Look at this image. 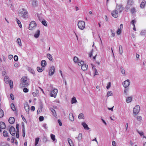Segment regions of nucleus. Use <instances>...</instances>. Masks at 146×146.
<instances>
[{"label":"nucleus","instance_id":"nucleus-55","mask_svg":"<svg viewBox=\"0 0 146 146\" xmlns=\"http://www.w3.org/2000/svg\"><path fill=\"white\" fill-rule=\"evenodd\" d=\"M19 130H18V131H17L16 133V137L17 138H18L19 137Z\"/></svg>","mask_w":146,"mask_h":146},{"label":"nucleus","instance_id":"nucleus-26","mask_svg":"<svg viewBox=\"0 0 146 146\" xmlns=\"http://www.w3.org/2000/svg\"><path fill=\"white\" fill-rule=\"evenodd\" d=\"M77 138L79 141H80L82 138V134L81 133H80L79 134L78 136V137H76Z\"/></svg>","mask_w":146,"mask_h":146},{"label":"nucleus","instance_id":"nucleus-62","mask_svg":"<svg viewBox=\"0 0 146 146\" xmlns=\"http://www.w3.org/2000/svg\"><path fill=\"white\" fill-rule=\"evenodd\" d=\"M44 117L42 116H40L39 117V119L40 121H42L44 120Z\"/></svg>","mask_w":146,"mask_h":146},{"label":"nucleus","instance_id":"nucleus-38","mask_svg":"<svg viewBox=\"0 0 146 146\" xmlns=\"http://www.w3.org/2000/svg\"><path fill=\"white\" fill-rule=\"evenodd\" d=\"M11 107L12 110L13 111H15V110H16L15 108L14 105V104H13L12 103L11 104Z\"/></svg>","mask_w":146,"mask_h":146},{"label":"nucleus","instance_id":"nucleus-61","mask_svg":"<svg viewBox=\"0 0 146 146\" xmlns=\"http://www.w3.org/2000/svg\"><path fill=\"white\" fill-rule=\"evenodd\" d=\"M23 92L25 93L28 92L29 91V90L27 88H24L23 90Z\"/></svg>","mask_w":146,"mask_h":146},{"label":"nucleus","instance_id":"nucleus-7","mask_svg":"<svg viewBox=\"0 0 146 146\" xmlns=\"http://www.w3.org/2000/svg\"><path fill=\"white\" fill-rule=\"evenodd\" d=\"M130 83V80L127 79L123 82V85L125 88H127L129 86Z\"/></svg>","mask_w":146,"mask_h":146},{"label":"nucleus","instance_id":"nucleus-49","mask_svg":"<svg viewBox=\"0 0 146 146\" xmlns=\"http://www.w3.org/2000/svg\"><path fill=\"white\" fill-rule=\"evenodd\" d=\"M73 60L75 62H77L79 61L78 58L76 56L74 57Z\"/></svg>","mask_w":146,"mask_h":146},{"label":"nucleus","instance_id":"nucleus-44","mask_svg":"<svg viewBox=\"0 0 146 146\" xmlns=\"http://www.w3.org/2000/svg\"><path fill=\"white\" fill-rule=\"evenodd\" d=\"M137 119L138 121L141 122L142 120V117L140 116H137Z\"/></svg>","mask_w":146,"mask_h":146},{"label":"nucleus","instance_id":"nucleus-41","mask_svg":"<svg viewBox=\"0 0 146 146\" xmlns=\"http://www.w3.org/2000/svg\"><path fill=\"white\" fill-rule=\"evenodd\" d=\"M44 69L43 68H40V67H38L37 68V70L39 72H42L43 71V70H44Z\"/></svg>","mask_w":146,"mask_h":146},{"label":"nucleus","instance_id":"nucleus-51","mask_svg":"<svg viewBox=\"0 0 146 146\" xmlns=\"http://www.w3.org/2000/svg\"><path fill=\"white\" fill-rule=\"evenodd\" d=\"M29 71L32 74H34L35 73V72L34 70L32 68H29Z\"/></svg>","mask_w":146,"mask_h":146},{"label":"nucleus","instance_id":"nucleus-27","mask_svg":"<svg viewBox=\"0 0 146 146\" xmlns=\"http://www.w3.org/2000/svg\"><path fill=\"white\" fill-rule=\"evenodd\" d=\"M4 81L6 83L8 84L9 82V78L7 76H6L4 78Z\"/></svg>","mask_w":146,"mask_h":146},{"label":"nucleus","instance_id":"nucleus-5","mask_svg":"<svg viewBox=\"0 0 146 146\" xmlns=\"http://www.w3.org/2000/svg\"><path fill=\"white\" fill-rule=\"evenodd\" d=\"M123 9V8L122 6L121 5H117L115 9V10H116L117 11H118V13H121L122 12Z\"/></svg>","mask_w":146,"mask_h":146},{"label":"nucleus","instance_id":"nucleus-29","mask_svg":"<svg viewBox=\"0 0 146 146\" xmlns=\"http://www.w3.org/2000/svg\"><path fill=\"white\" fill-rule=\"evenodd\" d=\"M119 53L120 54H122V53H123L122 46L121 45H120L119 46Z\"/></svg>","mask_w":146,"mask_h":146},{"label":"nucleus","instance_id":"nucleus-14","mask_svg":"<svg viewBox=\"0 0 146 146\" xmlns=\"http://www.w3.org/2000/svg\"><path fill=\"white\" fill-rule=\"evenodd\" d=\"M82 125L84 127V129L87 130H88L90 128L88 127V125L85 122H83L82 123Z\"/></svg>","mask_w":146,"mask_h":146},{"label":"nucleus","instance_id":"nucleus-36","mask_svg":"<svg viewBox=\"0 0 146 146\" xmlns=\"http://www.w3.org/2000/svg\"><path fill=\"white\" fill-rule=\"evenodd\" d=\"M16 21L19 27L20 28L22 27V25L21 24L20 21L19 20H18L17 18H16Z\"/></svg>","mask_w":146,"mask_h":146},{"label":"nucleus","instance_id":"nucleus-43","mask_svg":"<svg viewBox=\"0 0 146 146\" xmlns=\"http://www.w3.org/2000/svg\"><path fill=\"white\" fill-rule=\"evenodd\" d=\"M39 140V138L38 137L36 138L35 140V145H36L38 143Z\"/></svg>","mask_w":146,"mask_h":146},{"label":"nucleus","instance_id":"nucleus-42","mask_svg":"<svg viewBox=\"0 0 146 146\" xmlns=\"http://www.w3.org/2000/svg\"><path fill=\"white\" fill-rule=\"evenodd\" d=\"M112 94V92L111 91H108L107 93V97H108L109 96H111Z\"/></svg>","mask_w":146,"mask_h":146},{"label":"nucleus","instance_id":"nucleus-1","mask_svg":"<svg viewBox=\"0 0 146 146\" xmlns=\"http://www.w3.org/2000/svg\"><path fill=\"white\" fill-rule=\"evenodd\" d=\"M18 15L19 16L23 18H26L28 17V12L26 10L23 8L19 10Z\"/></svg>","mask_w":146,"mask_h":146},{"label":"nucleus","instance_id":"nucleus-25","mask_svg":"<svg viewBox=\"0 0 146 146\" xmlns=\"http://www.w3.org/2000/svg\"><path fill=\"white\" fill-rule=\"evenodd\" d=\"M16 42L20 46H22V44L21 42V40L19 38H18L17 39V40Z\"/></svg>","mask_w":146,"mask_h":146},{"label":"nucleus","instance_id":"nucleus-53","mask_svg":"<svg viewBox=\"0 0 146 146\" xmlns=\"http://www.w3.org/2000/svg\"><path fill=\"white\" fill-rule=\"evenodd\" d=\"M111 36L112 37H114L115 36V31L112 29H111Z\"/></svg>","mask_w":146,"mask_h":146},{"label":"nucleus","instance_id":"nucleus-9","mask_svg":"<svg viewBox=\"0 0 146 146\" xmlns=\"http://www.w3.org/2000/svg\"><path fill=\"white\" fill-rule=\"evenodd\" d=\"M112 16L114 18H117L118 16V11L116 10H114L111 12Z\"/></svg>","mask_w":146,"mask_h":146},{"label":"nucleus","instance_id":"nucleus-2","mask_svg":"<svg viewBox=\"0 0 146 146\" xmlns=\"http://www.w3.org/2000/svg\"><path fill=\"white\" fill-rule=\"evenodd\" d=\"M21 83L20 85L22 87H27L29 85L28 82L27 81V78L26 76H23L22 77L21 80Z\"/></svg>","mask_w":146,"mask_h":146},{"label":"nucleus","instance_id":"nucleus-15","mask_svg":"<svg viewBox=\"0 0 146 146\" xmlns=\"http://www.w3.org/2000/svg\"><path fill=\"white\" fill-rule=\"evenodd\" d=\"M69 118L70 120L72 121H73L74 120V118L73 114L72 113H70L69 115Z\"/></svg>","mask_w":146,"mask_h":146},{"label":"nucleus","instance_id":"nucleus-3","mask_svg":"<svg viewBox=\"0 0 146 146\" xmlns=\"http://www.w3.org/2000/svg\"><path fill=\"white\" fill-rule=\"evenodd\" d=\"M78 26L80 29L81 30H84L85 26V22L83 21H79L78 23Z\"/></svg>","mask_w":146,"mask_h":146},{"label":"nucleus","instance_id":"nucleus-12","mask_svg":"<svg viewBox=\"0 0 146 146\" xmlns=\"http://www.w3.org/2000/svg\"><path fill=\"white\" fill-rule=\"evenodd\" d=\"M6 127L5 123L3 121L0 122V132H1V129H4Z\"/></svg>","mask_w":146,"mask_h":146},{"label":"nucleus","instance_id":"nucleus-37","mask_svg":"<svg viewBox=\"0 0 146 146\" xmlns=\"http://www.w3.org/2000/svg\"><path fill=\"white\" fill-rule=\"evenodd\" d=\"M84 117V114L82 113H80L78 115V118L80 119H83Z\"/></svg>","mask_w":146,"mask_h":146},{"label":"nucleus","instance_id":"nucleus-11","mask_svg":"<svg viewBox=\"0 0 146 146\" xmlns=\"http://www.w3.org/2000/svg\"><path fill=\"white\" fill-rule=\"evenodd\" d=\"M9 132L10 134L12 136H14L15 134V129L14 127L11 126L9 129Z\"/></svg>","mask_w":146,"mask_h":146},{"label":"nucleus","instance_id":"nucleus-22","mask_svg":"<svg viewBox=\"0 0 146 146\" xmlns=\"http://www.w3.org/2000/svg\"><path fill=\"white\" fill-rule=\"evenodd\" d=\"M134 2L133 0H127V5H128L131 6L133 4Z\"/></svg>","mask_w":146,"mask_h":146},{"label":"nucleus","instance_id":"nucleus-48","mask_svg":"<svg viewBox=\"0 0 146 146\" xmlns=\"http://www.w3.org/2000/svg\"><path fill=\"white\" fill-rule=\"evenodd\" d=\"M125 11L126 12L128 11L130 9V7L128 6V5H127L126 6L125 8Z\"/></svg>","mask_w":146,"mask_h":146},{"label":"nucleus","instance_id":"nucleus-34","mask_svg":"<svg viewBox=\"0 0 146 146\" xmlns=\"http://www.w3.org/2000/svg\"><path fill=\"white\" fill-rule=\"evenodd\" d=\"M130 11L131 13L133 14L136 12V10L135 7H133L131 9Z\"/></svg>","mask_w":146,"mask_h":146},{"label":"nucleus","instance_id":"nucleus-60","mask_svg":"<svg viewBox=\"0 0 146 146\" xmlns=\"http://www.w3.org/2000/svg\"><path fill=\"white\" fill-rule=\"evenodd\" d=\"M68 143L70 146V145H72V143H72V142L71 140V139H70L68 138Z\"/></svg>","mask_w":146,"mask_h":146},{"label":"nucleus","instance_id":"nucleus-50","mask_svg":"<svg viewBox=\"0 0 146 146\" xmlns=\"http://www.w3.org/2000/svg\"><path fill=\"white\" fill-rule=\"evenodd\" d=\"M9 85L10 86V88L12 89L13 87V82L12 81L10 80L9 81Z\"/></svg>","mask_w":146,"mask_h":146},{"label":"nucleus","instance_id":"nucleus-19","mask_svg":"<svg viewBox=\"0 0 146 146\" xmlns=\"http://www.w3.org/2000/svg\"><path fill=\"white\" fill-rule=\"evenodd\" d=\"M40 30H38L37 31L34 35V36L35 38H37L39 36L40 34Z\"/></svg>","mask_w":146,"mask_h":146},{"label":"nucleus","instance_id":"nucleus-23","mask_svg":"<svg viewBox=\"0 0 146 146\" xmlns=\"http://www.w3.org/2000/svg\"><path fill=\"white\" fill-rule=\"evenodd\" d=\"M41 64L43 68L44 67L46 64V61L44 60H42L41 62Z\"/></svg>","mask_w":146,"mask_h":146},{"label":"nucleus","instance_id":"nucleus-13","mask_svg":"<svg viewBox=\"0 0 146 146\" xmlns=\"http://www.w3.org/2000/svg\"><path fill=\"white\" fill-rule=\"evenodd\" d=\"M88 68V66L87 64L84 63L81 66V69L83 71L86 70Z\"/></svg>","mask_w":146,"mask_h":146},{"label":"nucleus","instance_id":"nucleus-8","mask_svg":"<svg viewBox=\"0 0 146 146\" xmlns=\"http://www.w3.org/2000/svg\"><path fill=\"white\" fill-rule=\"evenodd\" d=\"M36 26V24L35 21L31 22L29 25V29L30 30H32L33 28L35 27Z\"/></svg>","mask_w":146,"mask_h":146},{"label":"nucleus","instance_id":"nucleus-21","mask_svg":"<svg viewBox=\"0 0 146 146\" xmlns=\"http://www.w3.org/2000/svg\"><path fill=\"white\" fill-rule=\"evenodd\" d=\"M25 109L27 113H29V106L27 104L25 106Z\"/></svg>","mask_w":146,"mask_h":146},{"label":"nucleus","instance_id":"nucleus-40","mask_svg":"<svg viewBox=\"0 0 146 146\" xmlns=\"http://www.w3.org/2000/svg\"><path fill=\"white\" fill-rule=\"evenodd\" d=\"M78 65L79 66H81L84 64V62L82 61L79 60L78 62Z\"/></svg>","mask_w":146,"mask_h":146},{"label":"nucleus","instance_id":"nucleus-30","mask_svg":"<svg viewBox=\"0 0 146 146\" xmlns=\"http://www.w3.org/2000/svg\"><path fill=\"white\" fill-rule=\"evenodd\" d=\"M132 100V98L131 97H129L127 98L126 99V101L127 103H129L131 102Z\"/></svg>","mask_w":146,"mask_h":146},{"label":"nucleus","instance_id":"nucleus-63","mask_svg":"<svg viewBox=\"0 0 146 146\" xmlns=\"http://www.w3.org/2000/svg\"><path fill=\"white\" fill-rule=\"evenodd\" d=\"M43 141L44 142H46L47 141V139L46 137L45 136H44L43 138Z\"/></svg>","mask_w":146,"mask_h":146},{"label":"nucleus","instance_id":"nucleus-28","mask_svg":"<svg viewBox=\"0 0 146 146\" xmlns=\"http://www.w3.org/2000/svg\"><path fill=\"white\" fill-rule=\"evenodd\" d=\"M51 111L52 113V115H53L54 117H57V115L56 114V113L55 110H54L53 109H51Z\"/></svg>","mask_w":146,"mask_h":146},{"label":"nucleus","instance_id":"nucleus-32","mask_svg":"<svg viewBox=\"0 0 146 146\" xmlns=\"http://www.w3.org/2000/svg\"><path fill=\"white\" fill-rule=\"evenodd\" d=\"M76 102L77 100L76 98L74 97H73L72 99L71 103L73 104L76 103Z\"/></svg>","mask_w":146,"mask_h":146},{"label":"nucleus","instance_id":"nucleus-17","mask_svg":"<svg viewBox=\"0 0 146 146\" xmlns=\"http://www.w3.org/2000/svg\"><path fill=\"white\" fill-rule=\"evenodd\" d=\"M46 57L50 60L52 62L53 61L54 59L52 58V56L51 54L49 53H48L47 54Z\"/></svg>","mask_w":146,"mask_h":146},{"label":"nucleus","instance_id":"nucleus-35","mask_svg":"<svg viewBox=\"0 0 146 146\" xmlns=\"http://www.w3.org/2000/svg\"><path fill=\"white\" fill-rule=\"evenodd\" d=\"M3 136L5 137H8V133L7 131H4L3 132Z\"/></svg>","mask_w":146,"mask_h":146},{"label":"nucleus","instance_id":"nucleus-52","mask_svg":"<svg viewBox=\"0 0 146 146\" xmlns=\"http://www.w3.org/2000/svg\"><path fill=\"white\" fill-rule=\"evenodd\" d=\"M41 23L42 24L44 25V26H46L47 24L46 23V22L45 20H43L42 21Z\"/></svg>","mask_w":146,"mask_h":146},{"label":"nucleus","instance_id":"nucleus-59","mask_svg":"<svg viewBox=\"0 0 146 146\" xmlns=\"http://www.w3.org/2000/svg\"><path fill=\"white\" fill-rule=\"evenodd\" d=\"M18 57L17 55H15L14 57V59L15 61H17L18 60Z\"/></svg>","mask_w":146,"mask_h":146},{"label":"nucleus","instance_id":"nucleus-31","mask_svg":"<svg viewBox=\"0 0 146 146\" xmlns=\"http://www.w3.org/2000/svg\"><path fill=\"white\" fill-rule=\"evenodd\" d=\"M128 88H125L124 91V94L125 96H127L128 95Z\"/></svg>","mask_w":146,"mask_h":146},{"label":"nucleus","instance_id":"nucleus-57","mask_svg":"<svg viewBox=\"0 0 146 146\" xmlns=\"http://www.w3.org/2000/svg\"><path fill=\"white\" fill-rule=\"evenodd\" d=\"M42 107L41 106H40V109H38L37 111V113H39L41 111H42Z\"/></svg>","mask_w":146,"mask_h":146},{"label":"nucleus","instance_id":"nucleus-45","mask_svg":"<svg viewBox=\"0 0 146 146\" xmlns=\"http://www.w3.org/2000/svg\"><path fill=\"white\" fill-rule=\"evenodd\" d=\"M120 70H121V73L123 74H125V71L124 70V69H123V68L122 67V66L121 67Z\"/></svg>","mask_w":146,"mask_h":146},{"label":"nucleus","instance_id":"nucleus-58","mask_svg":"<svg viewBox=\"0 0 146 146\" xmlns=\"http://www.w3.org/2000/svg\"><path fill=\"white\" fill-rule=\"evenodd\" d=\"M37 16L39 21L41 22L42 21H43L42 18L40 17V16L39 15H38V14L37 15Z\"/></svg>","mask_w":146,"mask_h":146},{"label":"nucleus","instance_id":"nucleus-33","mask_svg":"<svg viewBox=\"0 0 146 146\" xmlns=\"http://www.w3.org/2000/svg\"><path fill=\"white\" fill-rule=\"evenodd\" d=\"M4 115V112L3 110L0 108V117H3Z\"/></svg>","mask_w":146,"mask_h":146},{"label":"nucleus","instance_id":"nucleus-20","mask_svg":"<svg viewBox=\"0 0 146 146\" xmlns=\"http://www.w3.org/2000/svg\"><path fill=\"white\" fill-rule=\"evenodd\" d=\"M146 1L143 0L140 5V6L141 8H143L144 7L146 4Z\"/></svg>","mask_w":146,"mask_h":146},{"label":"nucleus","instance_id":"nucleus-10","mask_svg":"<svg viewBox=\"0 0 146 146\" xmlns=\"http://www.w3.org/2000/svg\"><path fill=\"white\" fill-rule=\"evenodd\" d=\"M55 68L54 66H52L50 68L49 72V74L51 76L53 75L55 72Z\"/></svg>","mask_w":146,"mask_h":146},{"label":"nucleus","instance_id":"nucleus-16","mask_svg":"<svg viewBox=\"0 0 146 146\" xmlns=\"http://www.w3.org/2000/svg\"><path fill=\"white\" fill-rule=\"evenodd\" d=\"M32 4L33 7H36L37 6L38 3L37 1L33 0L32 2Z\"/></svg>","mask_w":146,"mask_h":146},{"label":"nucleus","instance_id":"nucleus-46","mask_svg":"<svg viewBox=\"0 0 146 146\" xmlns=\"http://www.w3.org/2000/svg\"><path fill=\"white\" fill-rule=\"evenodd\" d=\"M146 34V31H142L140 33V35L141 36L144 35Z\"/></svg>","mask_w":146,"mask_h":146},{"label":"nucleus","instance_id":"nucleus-39","mask_svg":"<svg viewBox=\"0 0 146 146\" xmlns=\"http://www.w3.org/2000/svg\"><path fill=\"white\" fill-rule=\"evenodd\" d=\"M50 137L51 139L53 140V141H55L56 140V139L55 138V135L53 134H51L50 135Z\"/></svg>","mask_w":146,"mask_h":146},{"label":"nucleus","instance_id":"nucleus-6","mask_svg":"<svg viewBox=\"0 0 146 146\" xmlns=\"http://www.w3.org/2000/svg\"><path fill=\"white\" fill-rule=\"evenodd\" d=\"M58 92V90L56 89H54L50 93V96L51 97L55 98Z\"/></svg>","mask_w":146,"mask_h":146},{"label":"nucleus","instance_id":"nucleus-18","mask_svg":"<svg viewBox=\"0 0 146 146\" xmlns=\"http://www.w3.org/2000/svg\"><path fill=\"white\" fill-rule=\"evenodd\" d=\"M15 121L14 118L13 117H11L9 119V122L11 124L13 123Z\"/></svg>","mask_w":146,"mask_h":146},{"label":"nucleus","instance_id":"nucleus-54","mask_svg":"<svg viewBox=\"0 0 146 146\" xmlns=\"http://www.w3.org/2000/svg\"><path fill=\"white\" fill-rule=\"evenodd\" d=\"M111 82H109L107 84V86L106 87L107 89H108L110 88L111 86Z\"/></svg>","mask_w":146,"mask_h":146},{"label":"nucleus","instance_id":"nucleus-64","mask_svg":"<svg viewBox=\"0 0 146 146\" xmlns=\"http://www.w3.org/2000/svg\"><path fill=\"white\" fill-rule=\"evenodd\" d=\"M58 123H59L60 126H62V123L61 122V120L60 119H58Z\"/></svg>","mask_w":146,"mask_h":146},{"label":"nucleus","instance_id":"nucleus-56","mask_svg":"<svg viewBox=\"0 0 146 146\" xmlns=\"http://www.w3.org/2000/svg\"><path fill=\"white\" fill-rule=\"evenodd\" d=\"M121 29H118V30L117 31V33L118 35H119L121 33Z\"/></svg>","mask_w":146,"mask_h":146},{"label":"nucleus","instance_id":"nucleus-4","mask_svg":"<svg viewBox=\"0 0 146 146\" xmlns=\"http://www.w3.org/2000/svg\"><path fill=\"white\" fill-rule=\"evenodd\" d=\"M140 110V107L138 105H136L133 108V113L137 115L138 113Z\"/></svg>","mask_w":146,"mask_h":146},{"label":"nucleus","instance_id":"nucleus-47","mask_svg":"<svg viewBox=\"0 0 146 146\" xmlns=\"http://www.w3.org/2000/svg\"><path fill=\"white\" fill-rule=\"evenodd\" d=\"M137 132L139 133V134L140 135L141 137H142L144 134V133L142 131H139L138 130H137Z\"/></svg>","mask_w":146,"mask_h":146},{"label":"nucleus","instance_id":"nucleus-24","mask_svg":"<svg viewBox=\"0 0 146 146\" xmlns=\"http://www.w3.org/2000/svg\"><path fill=\"white\" fill-rule=\"evenodd\" d=\"M92 68L93 70H94V75H98L99 74V73L98 72L96 68H95L94 67V66L92 64Z\"/></svg>","mask_w":146,"mask_h":146}]
</instances>
